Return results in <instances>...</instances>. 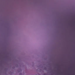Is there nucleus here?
I'll use <instances>...</instances> for the list:
<instances>
[{"label":"nucleus","instance_id":"1","mask_svg":"<svg viewBox=\"0 0 75 75\" xmlns=\"http://www.w3.org/2000/svg\"><path fill=\"white\" fill-rule=\"evenodd\" d=\"M44 75H47V74H46L45 73V74H44Z\"/></svg>","mask_w":75,"mask_h":75}]
</instances>
